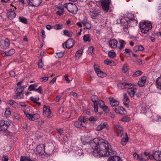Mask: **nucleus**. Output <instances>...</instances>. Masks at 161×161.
Instances as JSON below:
<instances>
[{"label":"nucleus","instance_id":"nucleus-51","mask_svg":"<svg viewBox=\"0 0 161 161\" xmlns=\"http://www.w3.org/2000/svg\"><path fill=\"white\" fill-rule=\"evenodd\" d=\"M82 51L81 50H79L76 52L75 53V56L76 57L79 58L80 57L81 54H82Z\"/></svg>","mask_w":161,"mask_h":161},{"label":"nucleus","instance_id":"nucleus-39","mask_svg":"<svg viewBox=\"0 0 161 161\" xmlns=\"http://www.w3.org/2000/svg\"><path fill=\"white\" fill-rule=\"evenodd\" d=\"M19 21L20 22L24 24H27V19L23 17H19Z\"/></svg>","mask_w":161,"mask_h":161},{"label":"nucleus","instance_id":"nucleus-40","mask_svg":"<svg viewBox=\"0 0 161 161\" xmlns=\"http://www.w3.org/2000/svg\"><path fill=\"white\" fill-rule=\"evenodd\" d=\"M97 74L99 77L102 78L105 77L107 75L105 73L101 70L98 72Z\"/></svg>","mask_w":161,"mask_h":161},{"label":"nucleus","instance_id":"nucleus-49","mask_svg":"<svg viewBox=\"0 0 161 161\" xmlns=\"http://www.w3.org/2000/svg\"><path fill=\"white\" fill-rule=\"evenodd\" d=\"M48 77H43L40 78V80L42 82H45L48 80Z\"/></svg>","mask_w":161,"mask_h":161},{"label":"nucleus","instance_id":"nucleus-48","mask_svg":"<svg viewBox=\"0 0 161 161\" xmlns=\"http://www.w3.org/2000/svg\"><path fill=\"white\" fill-rule=\"evenodd\" d=\"M40 118V115L38 114H33V117L32 120H34L39 119Z\"/></svg>","mask_w":161,"mask_h":161},{"label":"nucleus","instance_id":"nucleus-22","mask_svg":"<svg viewBox=\"0 0 161 161\" xmlns=\"http://www.w3.org/2000/svg\"><path fill=\"white\" fill-rule=\"evenodd\" d=\"M154 159L157 161L161 160V153L159 151H155L153 153Z\"/></svg>","mask_w":161,"mask_h":161},{"label":"nucleus","instance_id":"nucleus-44","mask_svg":"<svg viewBox=\"0 0 161 161\" xmlns=\"http://www.w3.org/2000/svg\"><path fill=\"white\" fill-rule=\"evenodd\" d=\"M7 56H10L13 54H14L15 53V50L12 48L8 51H7Z\"/></svg>","mask_w":161,"mask_h":161},{"label":"nucleus","instance_id":"nucleus-18","mask_svg":"<svg viewBox=\"0 0 161 161\" xmlns=\"http://www.w3.org/2000/svg\"><path fill=\"white\" fill-rule=\"evenodd\" d=\"M118 41L114 39L110 40L108 41L109 46L113 48H115L117 47Z\"/></svg>","mask_w":161,"mask_h":161},{"label":"nucleus","instance_id":"nucleus-31","mask_svg":"<svg viewBox=\"0 0 161 161\" xmlns=\"http://www.w3.org/2000/svg\"><path fill=\"white\" fill-rule=\"evenodd\" d=\"M152 119L154 121L159 122L161 121V117L156 114H154L153 117H152Z\"/></svg>","mask_w":161,"mask_h":161},{"label":"nucleus","instance_id":"nucleus-26","mask_svg":"<svg viewBox=\"0 0 161 161\" xmlns=\"http://www.w3.org/2000/svg\"><path fill=\"white\" fill-rule=\"evenodd\" d=\"M137 22V20H136L134 18L129 19L128 25L131 26L136 25Z\"/></svg>","mask_w":161,"mask_h":161},{"label":"nucleus","instance_id":"nucleus-41","mask_svg":"<svg viewBox=\"0 0 161 161\" xmlns=\"http://www.w3.org/2000/svg\"><path fill=\"white\" fill-rule=\"evenodd\" d=\"M16 95L14 96V98L17 99H21L23 98L24 97V95L22 93H15Z\"/></svg>","mask_w":161,"mask_h":161},{"label":"nucleus","instance_id":"nucleus-47","mask_svg":"<svg viewBox=\"0 0 161 161\" xmlns=\"http://www.w3.org/2000/svg\"><path fill=\"white\" fill-rule=\"evenodd\" d=\"M36 86V85L35 84L31 85L29 87L28 90L29 91H31L33 90H34L35 89V88Z\"/></svg>","mask_w":161,"mask_h":161},{"label":"nucleus","instance_id":"nucleus-19","mask_svg":"<svg viewBox=\"0 0 161 161\" xmlns=\"http://www.w3.org/2000/svg\"><path fill=\"white\" fill-rule=\"evenodd\" d=\"M75 41L73 39H69L65 42V47L67 48H70L73 47Z\"/></svg>","mask_w":161,"mask_h":161},{"label":"nucleus","instance_id":"nucleus-60","mask_svg":"<svg viewBox=\"0 0 161 161\" xmlns=\"http://www.w3.org/2000/svg\"><path fill=\"white\" fill-rule=\"evenodd\" d=\"M25 114L26 116L28 119L32 120L33 115L29 113L26 114L25 112Z\"/></svg>","mask_w":161,"mask_h":161},{"label":"nucleus","instance_id":"nucleus-10","mask_svg":"<svg viewBox=\"0 0 161 161\" xmlns=\"http://www.w3.org/2000/svg\"><path fill=\"white\" fill-rule=\"evenodd\" d=\"M10 43L8 39L6 38L5 40L0 41V46L3 49H6L10 46Z\"/></svg>","mask_w":161,"mask_h":161},{"label":"nucleus","instance_id":"nucleus-21","mask_svg":"<svg viewBox=\"0 0 161 161\" xmlns=\"http://www.w3.org/2000/svg\"><path fill=\"white\" fill-rule=\"evenodd\" d=\"M127 88V92L130 96L131 97H134L135 93L136 91V89L133 86H132L130 88L128 87Z\"/></svg>","mask_w":161,"mask_h":161},{"label":"nucleus","instance_id":"nucleus-64","mask_svg":"<svg viewBox=\"0 0 161 161\" xmlns=\"http://www.w3.org/2000/svg\"><path fill=\"white\" fill-rule=\"evenodd\" d=\"M8 156L4 155L2 158V161H8Z\"/></svg>","mask_w":161,"mask_h":161},{"label":"nucleus","instance_id":"nucleus-4","mask_svg":"<svg viewBox=\"0 0 161 161\" xmlns=\"http://www.w3.org/2000/svg\"><path fill=\"white\" fill-rule=\"evenodd\" d=\"M88 121V119L83 116L79 117L77 121L75 122L74 125L75 127L80 128L85 126L86 123Z\"/></svg>","mask_w":161,"mask_h":161},{"label":"nucleus","instance_id":"nucleus-9","mask_svg":"<svg viewBox=\"0 0 161 161\" xmlns=\"http://www.w3.org/2000/svg\"><path fill=\"white\" fill-rule=\"evenodd\" d=\"M10 125L9 122L7 121L3 120L0 121V131H6Z\"/></svg>","mask_w":161,"mask_h":161},{"label":"nucleus","instance_id":"nucleus-6","mask_svg":"<svg viewBox=\"0 0 161 161\" xmlns=\"http://www.w3.org/2000/svg\"><path fill=\"white\" fill-rule=\"evenodd\" d=\"M34 151L36 154L42 156L45 153V145L43 144H39L37 146Z\"/></svg>","mask_w":161,"mask_h":161},{"label":"nucleus","instance_id":"nucleus-50","mask_svg":"<svg viewBox=\"0 0 161 161\" xmlns=\"http://www.w3.org/2000/svg\"><path fill=\"white\" fill-rule=\"evenodd\" d=\"M119 114L122 115L125 114L124 111H125L123 107H119Z\"/></svg>","mask_w":161,"mask_h":161},{"label":"nucleus","instance_id":"nucleus-54","mask_svg":"<svg viewBox=\"0 0 161 161\" xmlns=\"http://www.w3.org/2000/svg\"><path fill=\"white\" fill-rule=\"evenodd\" d=\"M63 53H56L55 57L57 58H60L63 57Z\"/></svg>","mask_w":161,"mask_h":161},{"label":"nucleus","instance_id":"nucleus-53","mask_svg":"<svg viewBox=\"0 0 161 161\" xmlns=\"http://www.w3.org/2000/svg\"><path fill=\"white\" fill-rule=\"evenodd\" d=\"M11 112L9 109L7 110L4 113V115L6 117H8L10 115Z\"/></svg>","mask_w":161,"mask_h":161},{"label":"nucleus","instance_id":"nucleus-23","mask_svg":"<svg viewBox=\"0 0 161 161\" xmlns=\"http://www.w3.org/2000/svg\"><path fill=\"white\" fill-rule=\"evenodd\" d=\"M129 18L127 17H122L120 19V22L125 26L128 27L129 25Z\"/></svg>","mask_w":161,"mask_h":161},{"label":"nucleus","instance_id":"nucleus-15","mask_svg":"<svg viewBox=\"0 0 161 161\" xmlns=\"http://www.w3.org/2000/svg\"><path fill=\"white\" fill-rule=\"evenodd\" d=\"M43 112L45 116H46L48 118L51 117V112L49 108L44 105L43 106Z\"/></svg>","mask_w":161,"mask_h":161},{"label":"nucleus","instance_id":"nucleus-27","mask_svg":"<svg viewBox=\"0 0 161 161\" xmlns=\"http://www.w3.org/2000/svg\"><path fill=\"white\" fill-rule=\"evenodd\" d=\"M7 102L8 104L15 108H16L18 105V102L16 103L12 100H8V101Z\"/></svg>","mask_w":161,"mask_h":161},{"label":"nucleus","instance_id":"nucleus-30","mask_svg":"<svg viewBox=\"0 0 161 161\" xmlns=\"http://www.w3.org/2000/svg\"><path fill=\"white\" fill-rule=\"evenodd\" d=\"M110 103L111 106L113 107H116L119 105V102L114 99L112 98L110 101Z\"/></svg>","mask_w":161,"mask_h":161},{"label":"nucleus","instance_id":"nucleus-37","mask_svg":"<svg viewBox=\"0 0 161 161\" xmlns=\"http://www.w3.org/2000/svg\"><path fill=\"white\" fill-rule=\"evenodd\" d=\"M156 82L158 85V88L161 90V77L157 78Z\"/></svg>","mask_w":161,"mask_h":161},{"label":"nucleus","instance_id":"nucleus-33","mask_svg":"<svg viewBox=\"0 0 161 161\" xmlns=\"http://www.w3.org/2000/svg\"><path fill=\"white\" fill-rule=\"evenodd\" d=\"M108 56L110 58H113L116 57V53L114 50H111L108 52Z\"/></svg>","mask_w":161,"mask_h":161},{"label":"nucleus","instance_id":"nucleus-32","mask_svg":"<svg viewBox=\"0 0 161 161\" xmlns=\"http://www.w3.org/2000/svg\"><path fill=\"white\" fill-rule=\"evenodd\" d=\"M64 35L69 37H71L73 35V33L71 31H68L67 30L63 31Z\"/></svg>","mask_w":161,"mask_h":161},{"label":"nucleus","instance_id":"nucleus-46","mask_svg":"<svg viewBox=\"0 0 161 161\" xmlns=\"http://www.w3.org/2000/svg\"><path fill=\"white\" fill-rule=\"evenodd\" d=\"M142 72L140 70H137L133 74V76L134 77H137V76L141 75Z\"/></svg>","mask_w":161,"mask_h":161},{"label":"nucleus","instance_id":"nucleus-42","mask_svg":"<svg viewBox=\"0 0 161 161\" xmlns=\"http://www.w3.org/2000/svg\"><path fill=\"white\" fill-rule=\"evenodd\" d=\"M128 66L126 64L123 65L122 69V70L123 73H125L128 70Z\"/></svg>","mask_w":161,"mask_h":161},{"label":"nucleus","instance_id":"nucleus-24","mask_svg":"<svg viewBox=\"0 0 161 161\" xmlns=\"http://www.w3.org/2000/svg\"><path fill=\"white\" fill-rule=\"evenodd\" d=\"M123 103L125 106H128V104L130 102V100L128 98L127 94L125 93H124L123 94Z\"/></svg>","mask_w":161,"mask_h":161},{"label":"nucleus","instance_id":"nucleus-62","mask_svg":"<svg viewBox=\"0 0 161 161\" xmlns=\"http://www.w3.org/2000/svg\"><path fill=\"white\" fill-rule=\"evenodd\" d=\"M93 47H90L88 48V53L89 54H91L93 52Z\"/></svg>","mask_w":161,"mask_h":161},{"label":"nucleus","instance_id":"nucleus-43","mask_svg":"<svg viewBox=\"0 0 161 161\" xmlns=\"http://www.w3.org/2000/svg\"><path fill=\"white\" fill-rule=\"evenodd\" d=\"M90 36L89 34L85 35L83 36V40L85 42H90Z\"/></svg>","mask_w":161,"mask_h":161},{"label":"nucleus","instance_id":"nucleus-12","mask_svg":"<svg viewBox=\"0 0 161 161\" xmlns=\"http://www.w3.org/2000/svg\"><path fill=\"white\" fill-rule=\"evenodd\" d=\"M99 141V139L98 138L94 139L93 140L89 142L90 146L93 149L96 148L98 145Z\"/></svg>","mask_w":161,"mask_h":161},{"label":"nucleus","instance_id":"nucleus-63","mask_svg":"<svg viewBox=\"0 0 161 161\" xmlns=\"http://www.w3.org/2000/svg\"><path fill=\"white\" fill-rule=\"evenodd\" d=\"M43 63L42 61V60H39L38 61V68H42L43 67Z\"/></svg>","mask_w":161,"mask_h":161},{"label":"nucleus","instance_id":"nucleus-11","mask_svg":"<svg viewBox=\"0 0 161 161\" xmlns=\"http://www.w3.org/2000/svg\"><path fill=\"white\" fill-rule=\"evenodd\" d=\"M99 149L97 147L93 149L92 154L96 158H100L102 156H105V154Z\"/></svg>","mask_w":161,"mask_h":161},{"label":"nucleus","instance_id":"nucleus-14","mask_svg":"<svg viewBox=\"0 0 161 161\" xmlns=\"http://www.w3.org/2000/svg\"><path fill=\"white\" fill-rule=\"evenodd\" d=\"M28 4L33 7H37L41 3V0H28L27 1Z\"/></svg>","mask_w":161,"mask_h":161},{"label":"nucleus","instance_id":"nucleus-8","mask_svg":"<svg viewBox=\"0 0 161 161\" xmlns=\"http://www.w3.org/2000/svg\"><path fill=\"white\" fill-rule=\"evenodd\" d=\"M96 8L98 7L97 5H95ZM100 14V10L98 9H95L91 11L90 12V15L91 17L93 19H95Z\"/></svg>","mask_w":161,"mask_h":161},{"label":"nucleus","instance_id":"nucleus-7","mask_svg":"<svg viewBox=\"0 0 161 161\" xmlns=\"http://www.w3.org/2000/svg\"><path fill=\"white\" fill-rule=\"evenodd\" d=\"M111 2V0H102V8L105 13H107L108 12Z\"/></svg>","mask_w":161,"mask_h":161},{"label":"nucleus","instance_id":"nucleus-34","mask_svg":"<svg viewBox=\"0 0 161 161\" xmlns=\"http://www.w3.org/2000/svg\"><path fill=\"white\" fill-rule=\"evenodd\" d=\"M24 89L23 86H19L17 88L15 92L22 93Z\"/></svg>","mask_w":161,"mask_h":161},{"label":"nucleus","instance_id":"nucleus-16","mask_svg":"<svg viewBox=\"0 0 161 161\" xmlns=\"http://www.w3.org/2000/svg\"><path fill=\"white\" fill-rule=\"evenodd\" d=\"M115 129H116L118 136L121 137L123 135V131L122 127L119 124L115 125Z\"/></svg>","mask_w":161,"mask_h":161},{"label":"nucleus","instance_id":"nucleus-17","mask_svg":"<svg viewBox=\"0 0 161 161\" xmlns=\"http://www.w3.org/2000/svg\"><path fill=\"white\" fill-rule=\"evenodd\" d=\"M64 5H62L61 4H59L57 6V8L58 9V11L56 12V14L61 16L63 14L64 12Z\"/></svg>","mask_w":161,"mask_h":161},{"label":"nucleus","instance_id":"nucleus-28","mask_svg":"<svg viewBox=\"0 0 161 161\" xmlns=\"http://www.w3.org/2000/svg\"><path fill=\"white\" fill-rule=\"evenodd\" d=\"M144 48L143 46L141 45H137L134 46V50L135 52L138 51H142Z\"/></svg>","mask_w":161,"mask_h":161},{"label":"nucleus","instance_id":"nucleus-52","mask_svg":"<svg viewBox=\"0 0 161 161\" xmlns=\"http://www.w3.org/2000/svg\"><path fill=\"white\" fill-rule=\"evenodd\" d=\"M63 25L59 24L55 25L54 26V28L57 30H59L62 29Z\"/></svg>","mask_w":161,"mask_h":161},{"label":"nucleus","instance_id":"nucleus-25","mask_svg":"<svg viewBox=\"0 0 161 161\" xmlns=\"http://www.w3.org/2000/svg\"><path fill=\"white\" fill-rule=\"evenodd\" d=\"M108 124L106 122L101 123L97 127V130L100 131L106 127Z\"/></svg>","mask_w":161,"mask_h":161},{"label":"nucleus","instance_id":"nucleus-13","mask_svg":"<svg viewBox=\"0 0 161 161\" xmlns=\"http://www.w3.org/2000/svg\"><path fill=\"white\" fill-rule=\"evenodd\" d=\"M132 85L125 82H122L119 83L118 85V87L120 90L123 89L125 88H127L128 87H131Z\"/></svg>","mask_w":161,"mask_h":161},{"label":"nucleus","instance_id":"nucleus-38","mask_svg":"<svg viewBox=\"0 0 161 161\" xmlns=\"http://www.w3.org/2000/svg\"><path fill=\"white\" fill-rule=\"evenodd\" d=\"M128 141V139L127 138H123L121 140L120 143L123 146H124L126 144Z\"/></svg>","mask_w":161,"mask_h":161},{"label":"nucleus","instance_id":"nucleus-58","mask_svg":"<svg viewBox=\"0 0 161 161\" xmlns=\"http://www.w3.org/2000/svg\"><path fill=\"white\" fill-rule=\"evenodd\" d=\"M146 77L145 76H143L141 78V79L138 81H141V82H142V83L145 84L146 82Z\"/></svg>","mask_w":161,"mask_h":161},{"label":"nucleus","instance_id":"nucleus-45","mask_svg":"<svg viewBox=\"0 0 161 161\" xmlns=\"http://www.w3.org/2000/svg\"><path fill=\"white\" fill-rule=\"evenodd\" d=\"M97 103H98V105H99L101 108L105 105L104 102L101 100H99L97 102Z\"/></svg>","mask_w":161,"mask_h":161},{"label":"nucleus","instance_id":"nucleus-1","mask_svg":"<svg viewBox=\"0 0 161 161\" xmlns=\"http://www.w3.org/2000/svg\"><path fill=\"white\" fill-rule=\"evenodd\" d=\"M116 152L111 147L106 152L105 156H111L108 158L107 161H122L120 157L116 155Z\"/></svg>","mask_w":161,"mask_h":161},{"label":"nucleus","instance_id":"nucleus-55","mask_svg":"<svg viewBox=\"0 0 161 161\" xmlns=\"http://www.w3.org/2000/svg\"><path fill=\"white\" fill-rule=\"evenodd\" d=\"M102 109L105 113H108L109 111L108 107L105 105Z\"/></svg>","mask_w":161,"mask_h":161},{"label":"nucleus","instance_id":"nucleus-56","mask_svg":"<svg viewBox=\"0 0 161 161\" xmlns=\"http://www.w3.org/2000/svg\"><path fill=\"white\" fill-rule=\"evenodd\" d=\"M94 67L95 71L97 74L101 70L97 65L95 64Z\"/></svg>","mask_w":161,"mask_h":161},{"label":"nucleus","instance_id":"nucleus-3","mask_svg":"<svg viewBox=\"0 0 161 161\" xmlns=\"http://www.w3.org/2000/svg\"><path fill=\"white\" fill-rule=\"evenodd\" d=\"M140 28L142 32L146 34L152 28L151 23L148 21H144L140 23Z\"/></svg>","mask_w":161,"mask_h":161},{"label":"nucleus","instance_id":"nucleus-35","mask_svg":"<svg viewBox=\"0 0 161 161\" xmlns=\"http://www.w3.org/2000/svg\"><path fill=\"white\" fill-rule=\"evenodd\" d=\"M91 99L92 101L93 102L94 104L97 103L99 101L98 97L95 95L92 96L91 97Z\"/></svg>","mask_w":161,"mask_h":161},{"label":"nucleus","instance_id":"nucleus-29","mask_svg":"<svg viewBox=\"0 0 161 161\" xmlns=\"http://www.w3.org/2000/svg\"><path fill=\"white\" fill-rule=\"evenodd\" d=\"M119 42L120 45L118 46V48L120 50H121L123 48L126 43L125 41L122 39H119Z\"/></svg>","mask_w":161,"mask_h":161},{"label":"nucleus","instance_id":"nucleus-36","mask_svg":"<svg viewBox=\"0 0 161 161\" xmlns=\"http://www.w3.org/2000/svg\"><path fill=\"white\" fill-rule=\"evenodd\" d=\"M82 23L83 24V25H84L86 29L89 30L91 29V24L87 22H86L85 21H83L82 22Z\"/></svg>","mask_w":161,"mask_h":161},{"label":"nucleus","instance_id":"nucleus-20","mask_svg":"<svg viewBox=\"0 0 161 161\" xmlns=\"http://www.w3.org/2000/svg\"><path fill=\"white\" fill-rule=\"evenodd\" d=\"M7 15L9 19H12L15 17L16 14L14 10H11L7 12Z\"/></svg>","mask_w":161,"mask_h":161},{"label":"nucleus","instance_id":"nucleus-59","mask_svg":"<svg viewBox=\"0 0 161 161\" xmlns=\"http://www.w3.org/2000/svg\"><path fill=\"white\" fill-rule=\"evenodd\" d=\"M87 119L88 120H89L90 121L92 122L96 121L97 118V117H91L89 119Z\"/></svg>","mask_w":161,"mask_h":161},{"label":"nucleus","instance_id":"nucleus-57","mask_svg":"<svg viewBox=\"0 0 161 161\" xmlns=\"http://www.w3.org/2000/svg\"><path fill=\"white\" fill-rule=\"evenodd\" d=\"M152 115V112L151 110H148V111L146 113V115L148 117H151L152 118L153 116H151Z\"/></svg>","mask_w":161,"mask_h":161},{"label":"nucleus","instance_id":"nucleus-5","mask_svg":"<svg viewBox=\"0 0 161 161\" xmlns=\"http://www.w3.org/2000/svg\"><path fill=\"white\" fill-rule=\"evenodd\" d=\"M64 6L69 12L73 14H75L77 11V7L74 4L70 3H65Z\"/></svg>","mask_w":161,"mask_h":161},{"label":"nucleus","instance_id":"nucleus-2","mask_svg":"<svg viewBox=\"0 0 161 161\" xmlns=\"http://www.w3.org/2000/svg\"><path fill=\"white\" fill-rule=\"evenodd\" d=\"M111 145L107 141L104 140H100L97 147L101 150L104 154L108 151V148H110Z\"/></svg>","mask_w":161,"mask_h":161},{"label":"nucleus","instance_id":"nucleus-61","mask_svg":"<svg viewBox=\"0 0 161 161\" xmlns=\"http://www.w3.org/2000/svg\"><path fill=\"white\" fill-rule=\"evenodd\" d=\"M76 154L78 156H81L83 154L82 151L80 149H79L76 151Z\"/></svg>","mask_w":161,"mask_h":161}]
</instances>
